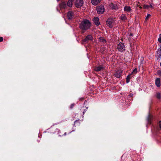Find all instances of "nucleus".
<instances>
[{"mask_svg": "<svg viewBox=\"0 0 161 161\" xmlns=\"http://www.w3.org/2000/svg\"><path fill=\"white\" fill-rule=\"evenodd\" d=\"M91 26V23L88 20H84L81 22L80 25L81 29L83 30H86L89 28Z\"/></svg>", "mask_w": 161, "mask_h": 161, "instance_id": "nucleus-1", "label": "nucleus"}, {"mask_svg": "<svg viewBox=\"0 0 161 161\" xmlns=\"http://www.w3.org/2000/svg\"><path fill=\"white\" fill-rule=\"evenodd\" d=\"M106 24L110 28H112L115 24L114 19L112 18H109L106 21Z\"/></svg>", "mask_w": 161, "mask_h": 161, "instance_id": "nucleus-2", "label": "nucleus"}, {"mask_svg": "<svg viewBox=\"0 0 161 161\" xmlns=\"http://www.w3.org/2000/svg\"><path fill=\"white\" fill-rule=\"evenodd\" d=\"M84 2L83 0H75L74 2L75 6L76 8L81 7L83 5Z\"/></svg>", "mask_w": 161, "mask_h": 161, "instance_id": "nucleus-3", "label": "nucleus"}, {"mask_svg": "<svg viewBox=\"0 0 161 161\" xmlns=\"http://www.w3.org/2000/svg\"><path fill=\"white\" fill-rule=\"evenodd\" d=\"M117 48L119 51L122 52L125 49V47L124 44L121 42H120L117 45Z\"/></svg>", "mask_w": 161, "mask_h": 161, "instance_id": "nucleus-4", "label": "nucleus"}, {"mask_svg": "<svg viewBox=\"0 0 161 161\" xmlns=\"http://www.w3.org/2000/svg\"><path fill=\"white\" fill-rule=\"evenodd\" d=\"M75 16V12L69 11L67 13V17L69 19H71Z\"/></svg>", "mask_w": 161, "mask_h": 161, "instance_id": "nucleus-5", "label": "nucleus"}, {"mask_svg": "<svg viewBox=\"0 0 161 161\" xmlns=\"http://www.w3.org/2000/svg\"><path fill=\"white\" fill-rule=\"evenodd\" d=\"M96 9L98 14H102L104 11V8L103 6H100L97 7Z\"/></svg>", "mask_w": 161, "mask_h": 161, "instance_id": "nucleus-6", "label": "nucleus"}, {"mask_svg": "<svg viewBox=\"0 0 161 161\" xmlns=\"http://www.w3.org/2000/svg\"><path fill=\"white\" fill-rule=\"evenodd\" d=\"M59 6L61 9H66L67 7V5L65 2H62L59 4Z\"/></svg>", "mask_w": 161, "mask_h": 161, "instance_id": "nucleus-7", "label": "nucleus"}, {"mask_svg": "<svg viewBox=\"0 0 161 161\" xmlns=\"http://www.w3.org/2000/svg\"><path fill=\"white\" fill-rule=\"evenodd\" d=\"M122 70H117L115 73V76L118 78H119L121 76Z\"/></svg>", "mask_w": 161, "mask_h": 161, "instance_id": "nucleus-8", "label": "nucleus"}, {"mask_svg": "<svg viewBox=\"0 0 161 161\" xmlns=\"http://www.w3.org/2000/svg\"><path fill=\"white\" fill-rule=\"evenodd\" d=\"M109 6L110 8L116 10L118 8V6L115 3H111L109 4Z\"/></svg>", "mask_w": 161, "mask_h": 161, "instance_id": "nucleus-9", "label": "nucleus"}, {"mask_svg": "<svg viewBox=\"0 0 161 161\" xmlns=\"http://www.w3.org/2000/svg\"><path fill=\"white\" fill-rule=\"evenodd\" d=\"M93 39L92 36L91 35H89L86 37V38L83 40V42H86L89 40H92Z\"/></svg>", "mask_w": 161, "mask_h": 161, "instance_id": "nucleus-10", "label": "nucleus"}, {"mask_svg": "<svg viewBox=\"0 0 161 161\" xmlns=\"http://www.w3.org/2000/svg\"><path fill=\"white\" fill-rule=\"evenodd\" d=\"M93 21L95 24L97 25H99L100 24L99 18L97 17H94Z\"/></svg>", "mask_w": 161, "mask_h": 161, "instance_id": "nucleus-11", "label": "nucleus"}, {"mask_svg": "<svg viewBox=\"0 0 161 161\" xmlns=\"http://www.w3.org/2000/svg\"><path fill=\"white\" fill-rule=\"evenodd\" d=\"M156 85L158 87H159L161 85L160 79V78H157L156 79L155 81Z\"/></svg>", "mask_w": 161, "mask_h": 161, "instance_id": "nucleus-12", "label": "nucleus"}, {"mask_svg": "<svg viewBox=\"0 0 161 161\" xmlns=\"http://www.w3.org/2000/svg\"><path fill=\"white\" fill-rule=\"evenodd\" d=\"M124 10L127 12H130L131 11V9L130 6H125L124 7Z\"/></svg>", "mask_w": 161, "mask_h": 161, "instance_id": "nucleus-13", "label": "nucleus"}, {"mask_svg": "<svg viewBox=\"0 0 161 161\" xmlns=\"http://www.w3.org/2000/svg\"><path fill=\"white\" fill-rule=\"evenodd\" d=\"M101 1V0H92V3L93 5H96L99 3Z\"/></svg>", "mask_w": 161, "mask_h": 161, "instance_id": "nucleus-14", "label": "nucleus"}, {"mask_svg": "<svg viewBox=\"0 0 161 161\" xmlns=\"http://www.w3.org/2000/svg\"><path fill=\"white\" fill-rule=\"evenodd\" d=\"M73 0H68L67 3V6L70 8L72 6Z\"/></svg>", "mask_w": 161, "mask_h": 161, "instance_id": "nucleus-15", "label": "nucleus"}, {"mask_svg": "<svg viewBox=\"0 0 161 161\" xmlns=\"http://www.w3.org/2000/svg\"><path fill=\"white\" fill-rule=\"evenodd\" d=\"M103 67L101 66H98L96 67L95 69L94 70L96 71H99L103 69Z\"/></svg>", "mask_w": 161, "mask_h": 161, "instance_id": "nucleus-16", "label": "nucleus"}, {"mask_svg": "<svg viewBox=\"0 0 161 161\" xmlns=\"http://www.w3.org/2000/svg\"><path fill=\"white\" fill-rule=\"evenodd\" d=\"M131 75H132V74H130V75H129L127 76L126 79V82L127 83H128L130 82V76Z\"/></svg>", "mask_w": 161, "mask_h": 161, "instance_id": "nucleus-17", "label": "nucleus"}, {"mask_svg": "<svg viewBox=\"0 0 161 161\" xmlns=\"http://www.w3.org/2000/svg\"><path fill=\"white\" fill-rule=\"evenodd\" d=\"M99 41L100 42L103 43H104L106 42L105 39H104V38L102 37H101L99 38Z\"/></svg>", "mask_w": 161, "mask_h": 161, "instance_id": "nucleus-18", "label": "nucleus"}, {"mask_svg": "<svg viewBox=\"0 0 161 161\" xmlns=\"http://www.w3.org/2000/svg\"><path fill=\"white\" fill-rule=\"evenodd\" d=\"M151 119V116L150 115H149L147 118V121L148 124H150Z\"/></svg>", "mask_w": 161, "mask_h": 161, "instance_id": "nucleus-19", "label": "nucleus"}, {"mask_svg": "<svg viewBox=\"0 0 161 161\" xmlns=\"http://www.w3.org/2000/svg\"><path fill=\"white\" fill-rule=\"evenodd\" d=\"M156 97L158 99H160L161 97V94L159 92L157 93L156 94Z\"/></svg>", "mask_w": 161, "mask_h": 161, "instance_id": "nucleus-20", "label": "nucleus"}, {"mask_svg": "<svg viewBox=\"0 0 161 161\" xmlns=\"http://www.w3.org/2000/svg\"><path fill=\"white\" fill-rule=\"evenodd\" d=\"M120 18L121 19L123 20H126L127 19L126 16H125V15H122L121 16Z\"/></svg>", "mask_w": 161, "mask_h": 161, "instance_id": "nucleus-21", "label": "nucleus"}, {"mask_svg": "<svg viewBox=\"0 0 161 161\" xmlns=\"http://www.w3.org/2000/svg\"><path fill=\"white\" fill-rule=\"evenodd\" d=\"M143 8H145V9H146V8H149V5H144L143 6Z\"/></svg>", "mask_w": 161, "mask_h": 161, "instance_id": "nucleus-22", "label": "nucleus"}, {"mask_svg": "<svg viewBox=\"0 0 161 161\" xmlns=\"http://www.w3.org/2000/svg\"><path fill=\"white\" fill-rule=\"evenodd\" d=\"M151 16V15L150 14H148L147 15V16L145 18V20H147Z\"/></svg>", "mask_w": 161, "mask_h": 161, "instance_id": "nucleus-23", "label": "nucleus"}, {"mask_svg": "<svg viewBox=\"0 0 161 161\" xmlns=\"http://www.w3.org/2000/svg\"><path fill=\"white\" fill-rule=\"evenodd\" d=\"M157 74L159 76H161V70H158L157 72Z\"/></svg>", "mask_w": 161, "mask_h": 161, "instance_id": "nucleus-24", "label": "nucleus"}, {"mask_svg": "<svg viewBox=\"0 0 161 161\" xmlns=\"http://www.w3.org/2000/svg\"><path fill=\"white\" fill-rule=\"evenodd\" d=\"M159 37L158 38V40L159 42L161 43V34L159 35Z\"/></svg>", "mask_w": 161, "mask_h": 161, "instance_id": "nucleus-25", "label": "nucleus"}, {"mask_svg": "<svg viewBox=\"0 0 161 161\" xmlns=\"http://www.w3.org/2000/svg\"><path fill=\"white\" fill-rule=\"evenodd\" d=\"M137 72V69L136 68H135L133 71L132 73H136Z\"/></svg>", "mask_w": 161, "mask_h": 161, "instance_id": "nucleus-26", "label": "nucleus"}, {"mask_svg": "<svg viewBox=\"0 0 161 161\" xmlns=\"http://www.w3.org/2000/svg\"><path fill=\"white\" fill-rule=\"evenodd\" d=\"M149 8H153V4L152 3H151L150 5H149Z\"/></svg>", "mask_w": 161, "mask_h": 161, "instance_id": "nucleus-27", "label": "nucleus"}, {"mask_svg": "<svg viewBox=\"0 0 161 161\" xmlns=\"http://www.w3.org/2000/svg\"><path fill=\"white\" fill-rule=\"evenodd\" d=\"M159 125L160 129L161 130V121H160L159 122Z\"/></svg>", "mask_w": 161, "mask_h": 161, "instance_id": "nucleus-28", "label": "nucleus"}, {"mask_svg": "<svg viewBox=\"0 0 161 161\" xmlns=\"http://www.w3.org/2000/svg\"><path fill=\"white\" fill-rule=\"evenodd\" d=\"M3 40V38L2 37H0V42H2Z\"/></svg>", "mask_w": 161, "mask_h": 161, "instance_id": "nucleus-29", "label": "nucleus"}, {"mask_svg": "<svg viewBox=\"0 0 161 161\" xmlns=\"http://www.w3.org/2000/svg\"><path fill=\"white\" fill-rule=\"evenodd\" d=\"M74 106V104H72L70 106V108H72Z\"/></svg>", "mask_w": 161, "mask_h": 161, "instance_id": "nucleus-30", "label": "nucleus"}, {"mask_svg": "<svg viewBox=\"0 0 161 161\" xmlns=\"http://www.w3.org/2000/svg\"><path fill=\"white\" fill-rule=\"evenodd\" d=\"M130 36H133V34L130 33Z\"/></svg>", "mask_w": 161, "mask_h": 161, "instance_id": "nucleus-31", "label": "nucleus"}, {"mask_svg": "<svg viewBox=\"0 0 161 161\" xmlns=\"http://www.w3.org/2000/svg\"><path fill=\"white\" fill-rule=\"evenodd\" d=\"M160 51L161 53V46H160Z\"/></svg>", "mask_w": 161, "mask_h": 161, "instance_id": "nucleus-32", "label": "nucleus"}, {"mask_svg": "<svg viewBox=\"0 0 161 161\" xmlns=\"http://www.w3.org/2000/svg\"><path fill=\"white\" fill-rule=\"evenodd\" d=\"M85 111H86V110H84V111L83 112V114H84V113H85Z\"/></svg>", "mask_w": 161, "mask_h": 161, "instance_id": "nucleus-33", "label": "nucleus"}, {"mask_svg": "<svg viewBox=\"0 0 161 161\" xmlns=\"http://www.w3.org/2000/svg\"><path fill=\"white\" fill-rule=\"evenodd\" d=\"M132 94H130V96H132Z\"/></svg>", "mask_w": 161, "mask_h": 161, "instance_id": "nucleus-34", "label": "nucleus"}, {"mask_svg": "<svg viewBox=\"0 0 161 161\" xmlns=\"http://www.w3.org/2000/svg\"><path fill=\"white\" fill-rule=\"evenodd\" d=\"M160 66H161V62L160 63Z\"/></svg>", "mask_w": 161, "mask_h": 161, "instance_id": "nucleus-35", "label": "nucleus"}, {"mask_svg": "<svg viewBox=\"0 0 161 161\" xmlns=\"http://www.w3.org/2000/svg\"><path fill=\"white\" fill-rule=\"evenodd\" d=\"M66 135V133H64V135Z\"/></svg>", "mask_w": 161, "mask_h": 161, "instance_id": "nucleus-36", "label": "nucleus"}, {"mask_svg": "<svg viewBox=\"0 0 161 161\" xmlns=\"http://www.w3.org/2000/svg\"><path fill=\"white\" fill-rule=\"evenodd\" d=\"M58 2L59 1V0H57Z\"/></svg>", "mask_w": 161, "mask_h": 161, "instance_id": "nucleus-37", "label": "nucleus"}, {"mask_svg": "<svg viewBox=\"0 0 161 161\" xmlns=\"http://www.w3.org/2000/svg\"><path fill=\"white\" fill-rule=\"evenodd\" d=\"M76 121H77V120L75 121V122H76Z\"/></svg>", "mask_w": 161, "mask_h": 161, "instance_id": "nucleus-38", "label": "nucleus"}, {"mask_svg": "<svg viewBox=\"0 0 161 161\" xmlns=\"http://www.w3.org/2000/svg\"><path fill=\"white\" fill-rule=\"evenodd\" d=\"M84 33V32L82 31V33Z\"/></svg>", "mask_w": 161, "mask_h": 161, "instance_id": "nucleus-39", "label": "nucleus"}]
</instances>
